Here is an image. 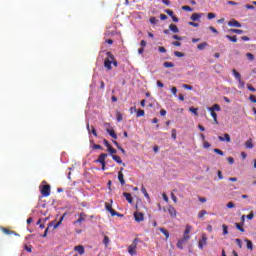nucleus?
Wrapping results in <instances>:
<instances>
[{"label":"nucleus","instance_id":"44","mask_svg":"<svg viewBox=\"0 0 256 256\" xmlns=\"http://www.w3.org/2000/svg\"><path fill=\"white\" fill-rule=\"evenodd\" d=\"M24 249H25V251H27L28 253H31V251H33V246L24 245Z\"/></svg>","mask_w":256,"mask_h":256},{"label":"nucleus","instance_id":"41","mask_svg":"<svg viewBox=\"0 0 256 256\" xmlns=\"http://www.w3.org/2000/svg\"><path fill=\"white\" fill-rule=\"evenodd\" d=\"M246 57L249 61H253L255 59V56L252 53H247Z\"/></svg>","mask_w":256,"mask_h":256},{"label":"nucleus","instance_id":"8","mask_svg":"<svg viewBox=\"0 0 256 256\" xmlns=\"http://www.w3.org/2000/svg\"><path fill=\"white\" fill-rule=\"evenodd\" d=\"M85 219H87V214L80 213L79 218L76 221H74V225L83 223V221H85Z\"/></svg>","mask_w":256,"mask_h":256},{"label":"nucleus","instance_id":"64","mask_svg":"<svg viewBox=\"0 0 256 256\" xmlns=\"http://www.w3.org/2000/svg\"><path fill=\"white\" fill-rule=\"evenodd\" d=\"M247 89H248L249 91H252V92H255V91H256L255 87H253V86H251V85H248V86H247Z\"/></svg>","mask_w":256,"mask_h":256},{"label":"nucleus","instance_id":"20","mask_svg":"<svg viewBox=\"0 0 256 256\" xmlns=\"http://www.w3.org/2000/svg\"><path fill=\"white\" fill-rule=\"evenodd\" d=\"M169 29L172 31V33H179V27L175 24H170Z\"/></svg>","mask_w":256,"mask_h":256},{"label":"nucleus","instance_id":"62","mask_svg":"<svg viewBox=\"0 0 256 256\" xmlns=\"http://www.w3.org/2000/svg\"><path fill=\"white\" fill-rule=\"evenodd\" d=\"M246 217H247V219L251 220V219H253L255 217V214H253V212H251Z\"/></svg>","mask_w":256,"mask_h":256},{"label":"nucleus","instance_id":"9","mask_svg":"<svg viewBox=\"0 0 256 256\" xmlns=\"http://www.w3.org/2000/svg\"><path fill=\"white\" fill-rule=\"evenodd\" d=\"M74 251H77L80 255H85V247L83 245L75 246Z\"/></svg>","mask_w":256,"mask_h":256},{"label":"nucleus","instance_id":"59","mask_svg":"<svg viewBox=\"0 0 256 256\" xmlns=\"http://www.w3.org/2000/svg\"><path fill=\"white\" fill-rule=\"evenodd\" d=\"M92 149H103V147L101 145H99V144H94L92 146Z\"/></svg>","mask_w":256,"mask_h":256},{"label":"nucleus","instance_id":"16","mask_svg":"<svg viewBox=\"0 0 256 256\" xmlns=\"http://www.w3.org/2000/svg\"><path fill=\"white\" fill-rule=\"evenodd\" d=\"M202 15H203V14H201V13H193V14L191 15V20H192V21H199V19H201Z\"/></svg>","mask_w":256,"mask_h":256},{"label":"nucleus","instance_id":"18","mask_svg":"<svg viewBox=\"0 0 256 256\" xmlns=\"http://www.w3.org/2000/svg\"><path fill=\"white\" fill-rule=\"evenodd\" d=\"M106 132L110 135V137H112V139H117V134L115 133V130L107 128Z\"/></svg>","mask_w":256,"mask_h":256},{"label":"nucleus","instance_id":"13","mask_svg":"<svg viewBox=\"0 0 256 256\" xmlns=\"http://www.w3.org/2000/svg\"><path fill=\"white\" fill-rule=\"evenodd\" d=\"M229 27H241L239 21L232 19L228 22Z\"/></svg>","mask_w":256,"mask_h":256},{"label":"nucleus","instance_id":"39","mask_svg":"<svg viewBox=\"0 0 256 256\" xmlns=\"http://www.w3.org/2000/svg\"><path fill=\"white\" fill-rule=\"evenodd\" d=\"M190 111H191V113H193L196 117L199 116V113L197 112V111H198L197 108L191 107V108H190Z\"/></svg>","mask_w":256,"mask_h":256},{"label":"nucleus","instance_id":"23","mask_svg":"<svg viewBox=\"0 0 256 256\" xmlns=\"http://www.w3.org/2000/svg\"><path fill=\"white\" fill-rule=\"evenodd\" d=\"M109 243H111V239L109 238V236H104L103 244L105 245V247H109Z\"/></svg>","mask_w":256,"mask_h":256},{"label":"nucleus","instance_id":"6","mask_svg":"<svg viewBox=\"0 0 256 256\" xmlns=\"http://www.w3.org/2000/svg\"><path fill=\"white\" fill-rule=\"evenodd\" d=\"M205 245H207V236L203 234L202 239H200L198 242L199 249H203Z\"/></svg>","mask_w":256,"mask_h":256},{"label":"nucleus","instance_id":"19","mask_svg":"<svg viewBox=\"0 0 256 256\" xmlns=\"http://www.w3.org/2000/svg\"><path fill=\"white\" fill-rule=\"evenodd\" d=\"M245 147L246 149H253L254 145H253V140L252 139H248L246 142H245Z\"/></svg>","mask_w":256,"mask_h":256},{"label":"nucleus","instance_id":"46","mask_svg":"<svg viewBox=\"0 0 256 256\" xmlns=\"http://www.w3.org/2000/svg\"><path fill=\"white\" fill-rule=\"evenodd\" d=\"M171 132H172V135H171L172 139H174V140L177 139V130L176 129H172Z\"/></svg>","mask_w":256,"mask_h":256},{"label":"nucleus","instance_id":"55","mask_svg":"<svg viewBox=\"0 0 256 256\" xmlns=\"http://www.w3.org/2000/svg\"><path fill=\"white\" fill-rule=\"evenodd\" d=\"M171 199L174 203H177V196L173 192L171 193Z\"/></svg>","mask_w":256,"mask_h":256},{"label":"nucleus","instance_id":"31","mask_svg":"<svg viewBox=\"0 0 256 256\" xmlns=\"http://www.w3.org/2000/svg\"><path fill=\"white\" fill-rule=\"evenodd\" d=\"M206 47H207V42H202L198 44L199 51H203V49H205Z\"/></svg>","mask_w":256,"mask_h":256},{"label":"nucleus","instance_id":"10","mask_svg":"<svg viewBox=\"0 0 256 256\" xmlns=\"http://www.w3.org/2000/svg\"><path fill=\"white\" fill-rule=\"evenodd\" d=\"M1 231H3V233L5 235H16L19 236V234H17V232L13 231V230H9L8 228H1Z\"/></svg>","mask_w":256,"mask_h":256},{"label":"nucleus","instance_id":"22","mask_svg":"<svg viewBox=\"0 0 256 256\" xmlns=\"http://www.w3.org/2000/svg\"><path fill=\"white\" fill-rule=\"evenodd\" d=\"M232 73H233L235 79L238 80V81H240V79H241V73L237 72V70H235V69L232 70Z\"/></svg>","mask_w":256,"mask_h":256},{"label":"nucleus","instance_id":"28","mask_svg":"<svg viewBox=\"0 0 256 256\" xmlns=\"http://www.w3.org/2000/svg\"><path fill=\"white\" fill-rule=\"evenodd\" d=\"M246 247L247 249H250V251H253V242H251V240H246Z\"/></svg>","mask_w":256,"mask_h":256},{"label":"nucleus","instance_id":"42","mask_svg":"<svg viewBox=\"0 0 256 256\" xmlns=\"http://www.w3.org/2000/svg\"><path fill=\"white\" fill-rule=\"evenodd\" d=\"M175 57H185V54L183 52L175 51L174 52Z\"/></svg>","mask_w":256,"mask_h":256},{"label":"nucleus","instance_id":"2","mask_svg":"<svg viewBox=\"0 0 256 256\" xmlns=\"http://www.w3.org/2000/svg\"><path fill=\"white\" fill-rule=\"evenodd\" d=\"M107 58H105L104 60V67L107 71H111V69H113V59H115V55H113V53L111 52H106Z\"/></svg>","mask_w":256,"mask_h":256},{"label":"nucleus","instance_id":"27","mask_svg":"<svg viewBox=\"0 0 256 256\" xmlns=\"http://www.w3.org/2000/svg\"><path fill=\"white\" fill-rule=\"evenodd\" d=\"M159 231L165 235L166 239L169 238V231H167L165 228H159Z\"/></svg>","mask_w":256,"mask_h":256},{"label":"nucleus","instance_id":"36","mask_svg":"<svg viewBox=\"0 0 256 256\" xmlns=\"http://www.w3.org/2000/svg\"><path fill=\"white\" fill-rule=\"evenodd\" d=\"M49 227H53V222H51L48 227L45 229L44 234L42 235V237H47V233H49Z\"/></svg>","mask_w":256,"mask_h":256},{"label":"nucleus","instance_id":"33","mask_svg":"<svg viewBox=\"0 0 256 256\" xmlns=\"http://www.w3.org/2000/svg\"><path fill=\"white\" fill-rule=\"evenodd\" d=\"M141 191H142L144 197H146V199H149V193L147 192V189L142 186Z\"/></svg>","mask_w":256,"mask_h":256},{"label":"nucleus","instance_id":"56","mask_svg":"<svg viewBox=\"0 0 256 256\" xmlns=\"http://www.w3.org/2000/svg\"><path fill=\"white\" fill-rule=\"evenodd\" d=\"M117 121H118V122L123 121V115H122L121 113H118V114H117Z\"/></svg>","mask_w":256,"mask_h":256},{"label":"nucleus","instance_id":"57","mask_svg":"<svg viewBox=\"0 0 256 256\" xmlns=\"http://www.w3.org/2000/svg\"><path fill=\"white\" fill-rule=\"evenodd\" d=\"M105 208H106L107 211H110V210L113 209V207H112L111 204H109V203H106V204H105Z\"/></svg>","mask_w":256,"mask_h":256},{"label":"nucleus","instance_id":"25","mask_svg":"<svg viewBox=\"0 0 256 256\" xmlns=\"http://www.w3.org/2000/svg\"><path fill=\"white\" fill-rule=\"evenodd\" d=\"M229 33H236L237 35H243V30H240V29H230Z\"/></svg>","mask_w":256,"mask_h":256},{"label":"nucleus","instance_id":"35","mask_svg":"<svg viewBox=\"0 0 256 256\" xmlns=\"http://www.w3.org/2000/svg\"><path fill=\"white\" fill-rule=\"evenodd\" d=\"M63 218H64V216H62L60 218V220L56 224L53 225V229H57L59 227V225H61V223H63Z\"/></svg>","mask_w":256,"mask_h":256},{"label":"nucleus","instance_id":"34","mask_svg":"<svg viewBox=\"0 0 256 256\" xmlns=\"http://www.w3.org/2000/svg\"><path fill=\"white\" fill-rule=\"evenodd\" d=\"M205 215H207V211L201 210V211L198 213V218H199V219H203V217H205Z\"/></svg>","mask_w":256,"mask_h":256},{"label":"nucleus","instance_id":"5","mask_svg":"<svg viewBox=\"0 0 256 256\" xmlns=\"http://www.w3.org/2000/svg\"><path fill=\"white\" fill-rule=\"evenodd\" d=\"M134 219L137 223H141V221H145V214L143 212H134Z\"/></svg>","mask_w":256,"mask_h":256},{"label":"nucleus","instance_id":"4","mask_svg":"<svg viewBox=\"0 0 256 256\" xmlns=\"http://www.w3.org/2000/svg\"><path fill=\"white\" fill-rule=\"evenodd\" d=\"M40 191L43 197H49V195H51V186L49 184L44 185Z\"/></svg>","mask_w":256,"mask_h":256},{"label":"nucleus","instance_id":"54","mask_svg":"<svg viewBox=\"0 0 256 256\" xmlns=\"http://www.w3.org/2000/svg\"><path fill=\"white\" fill-rule=\"evenodd\" d=\"M150 23L152 24V25H155V23H157V18H155V17H150Z\"/></svg>","mask_w":256,"mask_h":256},{"label":"nucleus","instance_id":"37","mask_svg":"<svg viewBox=\"0 0 256 256\" xmlns=\"http://www.w3.org/2000/svg\"><path fill=\"white\" fill-rule=\"evenodd\" d=\"M108 151H109V153H111V155H115V153H117V150H115L114 148H113V146H108Z\"/></svg>","mask_w":256,"mask_h":256},{"label":"nucleus","instance_id":"38","mask_svg":"<svg viewBox=\"0 0 256 256\" xmlns=\"http://www.w3.org/2000/svg\"><path fill=\"white\" fill-rule=\"evenodd\" d=\"M236 229H238V231H241V233H245V228H243V226H241L239 223H236Z\"/></svg>","mask_w":256,"mask_h":256},{"label":"nucleus","instance_id":"15","mask_svg":"<svg viewBox=\"0 0 256 256\" xmlns=\"http://www.w3.org/2000/svg\"><path fill=\"white\" fill-rule=\"evenodd\" d=\"M118 180L120 181L121 185H125V175H123V172H118Z\"/></svg>","mask_w":256,"mask_h":256},{"label":"nucleus","instance_id":"12","mask_svg":"<svg viewBox=\"0 0 256 256\" xmlns=\"http://www.w3.org/2000/svg\"><path fill=\"white\" fill-rule=\"evenodd\" d=\"M168 213L171 217H177V210L173 206L168 207Z\"/></svg>","mask_w":256,"mask_h":256},{"label":"nucleus","instance_id":"45","mask_svg":"<svg viewBox=\"0 0 256 256\" xmlns=\"http://www.w3.org/2000/svg\"><path fill=\"white\" fill-rule=\"evenodd\" d=\"M165 13H167V15H169V17H173L175 14L173 13V10L171 9H166Z\"/></svg>","mask_w":256,"mask_h":256},{"label":"nucleus","instance_id":"61","mask_svg":"<svg viewBox=\"0 0 256 256\" xmlns=\"http://www.w3.org/2000/svg\"><path fill=\"white\" fill-rule=\"evenodd\" d=\"M171 93H172L173 95H177V87H172V88H171Z\"/></svg>","mask_w":256,"mask_h":256},{"label":"nucleus","instance_id":"24","mask_svg":"<svg viewBox=\"0 0 256 256\" xmlns=\"http://www.w3.org/2000/svg\"><path fill=\"white\" fill-rule=\"evenodd\" d=\"M226 39H229L232 43H237V36L226 35Z\"/></svg>","mask_w":256,"mask_h":256},{"label":"nucleus","instance_id":"14","mask_svg":"<svg viewBox=\"0 0 256 256\" xmlns=\"http://www.w3.org/2000/svg\"><path fill=\"white\" fill-rule=\"evenodd\" d=\"M112 159L119 165H123V167H125V163H123V160L118 155H112Z\"/></svg>","mask_w":256,"mask_h":256},{"label":"nucleus","instance_id":"32","mask_svg":"<svg viewBox=\"0 0 256 256\" xmlns=\"http://www.w3.org/2000/svg\"><path fill=\"white\" fill-rule=\"evenodd\" d=\"M163 65H164V67H166V69L175 67V64H173V62H164Z\"/></svg>","mask_w":256,"mask_h":256},{"label":"nucleus","instance_id":"50","mask_svg":"<svg viewBox=\"0 0 256 256\" xmlns=\"http://www.w3.org/2000/svg\"><path fill=\"white\" fill-rule=\"evenodd\" d=\"M182 10L183 11H193V8H191L190 6H182Z\"/></svg>","mask_w":256,"mask_h":256},{"label":"nucleus","instance_id":"1","mask_svg":"<svg viewBox=\"0 0 256 256\" xmlns=\"http://www.w3.org/2000/svg\"><path fill=\"white\" fill-rule=\"evenodd\" d=\"M191 229V225H186L183 237L180 240H178L176 244V247H178V249L183 250V246L187 245V242L189 241V239H191V235H189V233H191Z\"/></svg>","mask_w":256,"mask_h":256},{"label":"nucleus","instance_id":"63","mask_svg":"<svg viewBox=\"0 0 256 256\" xmlns=\"http://www.w3.org/2000/svg\"><path fill=\"white\" fill-rule=\"evenodd\" d=\"M211 112V117L214 119V120H217V113H215L214 111H210Z\"/></svg>","mask_w":256,"mask_h":256},{"label":"nucleus","instance_id":"26","mask_svg":"<svg viewBox=\"0 0 256 256\" xmlns=\"http://www.w3.org/2000/svg\"><path fill=\"white\" fill-rule=\"evenodd\" d=\"M136 117H145V110H136Z\"/></svg>","mask_w":256,"mask_h":256},{"label":"nucleus","instance_id":"58","mask_svg":"<svg viewBox=\"0 0 256 256\" xmlns=\"http://www.w3.org/2000/svg\"><path fill=\"white\" fill-rule=\"evenodd\" d=\"M227 160L230 165H233V163H235V159H233V157H228Z\"/></svg>","mask_w":256,"mask_h":256},{"label":"nucleus","instance_id":"52","mask_svg":"<svg viewBox=\"0 0 256 256\" xmlns=\"http://www.w3.org/2000/svg\"><path fill=\"white\" fill-rule=\"evenodd\" d=\"M184 89H188V91H191L193 89V86L188 85V84H183Z\"/></svg>","mask_w":256,"mask_h":256},{"label":"nucleus","instance_id":"49","mask_svg":"<svg viewBox=\"0 0 256 256\" xmlns=\"http://www.w3.org/2000/svg\"><path fill=\"white\" fill-rule=\"evenodd\" d=\"M249 100L251 101V103H256V97H255V95L251 94V95L249 96Z\"/></svg>","mask_w":256,"mask_h":256},{"label":"nucleus","instance_id":"43","mask_svg":"<svg viewBox=\"0 0 256 256\" xmlns=\"http://www.w3.org/2000/svg\"><path fill=\"white\" fill-rule=\"evenodd\" d=\"M238 83L240 89H243L245 87V81H243V79L238 80Z\"/></svg>","mask_w":256,"mask_h":256},{"label":"nucleus","instance_id":"29","mask_svg":"<svg viewBox=\"0 0 256 256\" xmlns=\"http://www.w3.org/2000/svg\"><path fill=\"white\" fill-rule=\"evenodd\" d=\"M223 235H229V227L225 224L222 225Z\"/></svg>","mask_w":256,"mask_h":256},{"label":"nucleus","instance_id":"40","mask_svg":"<svg viewBox=\"0 0 256 256\" xmlns=\"http://www.w3.org/2000/svg\"><path fill=\"white\" fill-rule=\"evenodd\" d=\"M235 243H236V245H238V247H240V249H241V247H243V242L241 241V239L236 238Z\"/></svg>","mask_w":256,"mask_h":256},{"label":"nucleus","instance_id":"60","mask_svg":"<svg viewBox=\"0 0 256 256\" xmlns=\"http://www.w3.org/2000/svg\"><path fill=\"white\" fill-rule=\"evenodd\" d=\"M103 143H104L105 147H107V149L111 146V144H109V141H107V139H104Z\"/></svg>","mask_w":256,"mask_h":256},{"label":"nucleus","instance_id":"53","mask_svg":"<svg viewBox=\"0 0 256 256\" xmlns=\"http://www.w3.org/2000/svg\"><path fill=\"white\" fill-rule=\"evenodd\" d=\"M158 51H159L160 53H167V49H165V47H163V46H160V47L158 48Z\"/></svg>","mask_w":256,"mask_h":256},{"label":"nucleus","instance_id":"3","mask_svg":"<svg viewBox=\"0 0 256 256\" xmlns=\"http://www.w3.org/2000/svg\"><path fill=\"white\" fill-rule=\"evenodd\" d=\"M139 239L135 238L132 242L131 245L128 246V253L131 255H136L137 254V243Z\"/></svg>","mask_w":256,"mask_h":256},{"label":"nucleus","instance_id":"30","mask_svg":"<svg viewBox=\"0 0 256 256\" xmlns=\"http://www.w3.org/2000/svg\"><path fill=\"white\" fill-rule=\"evenodd\" d=\"M111 213L112 217H121V214H119L117 211H115L113 208L109 211Z\"/></svg>","mask_w":256,"mask_h":256},{"label":"nucleus","instance_id":"48","mask_svg":"<svg viewBox=\"0 0 256 256\" xmlns=\"http://www.w3.org/2000/svg\"><path fill=\"white\" fill-rule=\"evenodd\" d=\"M226 207H227L228 209H233V208H235V204H234L233 202H228V203L226 204Z\"/></svg>","mask_w":256,"mask_h":256},{"label":"nucleus","instance_id":"7","mask_svg":"<svg viewBox=\"0 0 256 256\" xmlns=\"http://www.w3.org/2000/svg\"><path fill=\"white\" fill-rule=\"evenodd\" d=\"M105 159H107V154L102 153L99 155L98 159L95 160V163H100V165H104Z\"/></svg>","mask_w":256,"mask_h":256},{"label":"nucleus","instance_id":"47","mask_svg":"<svg viewBox=\"0 0 256 256\" xmlns=\"http://www.w3.org/2000/svg\"><path fill=\"white\" fill-rule=\"evenodd\" d=\"M214 153H217L218 155H225V153L221 149H218V148L214 149Z\"/></svg>","mask_w":256,"mask_h":256},{"label":"nucleus","instance_id":"21","mask_svg":"<svg viewBox=\"0 0 256 256\" xmlns=\"http://www.w3.org/2000/svg\"><path fill=\"white\" fill-rule=\"evenodd\" d=\"M208 111H221V106H219V104H214L212 107L208 108Z\"/></svg>","mask_w":256,"mask_h":256},{"label":"nucleus","instance_id":"17","mask_svg":"<svg viewBox=\"0 0 256 256\" xmlns=\"http://www.w3.org/2000/svg\"><path fill=\"white\" fill-rule=\"evenodd\" d=\"M123 197H125V199H126V201H128V203H133V197L131 196V193L124 192Z\"/></svg>","mask_w":256,"mask_h":256},{"label":"nucleus","instance_id":"51","mask_svg":"<svg viewBox=\"0 0 256 256\" xmlns=\"http://www.w3.org/2000/svg\"><path fill=\"white\" fill-rule=\"evenodd\" d=\"M207 17H208V19H215V17H217V15L215 13H208Z\"/></svg>","mask_w":256,"mask_h":256},{"label":"nucleus","instance_id":"11","mask_svg":"<svg viewBox=\"0 0 256 256\" xmlns=\"http://www.w3.org/2000/svg\"><path fill=\"white\" fill-rule=\"evenodd\" d=\"M219 141H226L227 143H231V136L228 133L224 134V137L219 136Z\"/></svg>","mask_w":256,"mask_h":256}]
</instances>
